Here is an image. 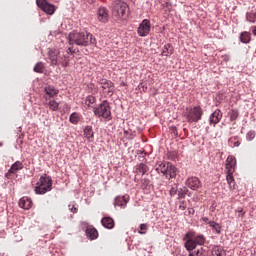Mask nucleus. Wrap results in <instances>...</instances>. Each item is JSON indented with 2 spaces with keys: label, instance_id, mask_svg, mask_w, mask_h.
Here are the masks:
<instances>
[{
  "label": "nucleus",
  "instance_id": "nucleus-1",
  "mask_svg": "<svg viewBox=\"0 0 256 256\" xmlns=\"http://www.w3.org/2000/svg\"><path fill=\"white\" fill-rule=\"evenodd\" d=\"M69 45H77L78 47H89V45H97V39L93 38V34L89 32L73 31L68 36Z\"/></svg>",
  "mask_w": 256,
  "mask_h": 256
},
{
  "label": "nucleus",
  "instance_id": "nucleus-2",
  "mask_svg": "<svg viewBox=\"0 0 256 256\" xmlns=\"http://www.w3.org/2000/svg\"><path fill=\"white\" fill-rule=\"evenodd\" d=\"M183 117H185L187 123H199L203 117V108L201 106L186 108Z\"/></svg>",
  "mask_w": 256,
  "mask_h": 256
},
{
  "label": "nucleus",
  "instance_id": "nucleus-3",
  "mask_svg": "<svg viewBox=\"0 0 256 256\" xmlns=\"http://www.w3.org/2000/svg\"><path fill=\"white\" fill-rule=\"evenodd\" d=\"M157 173H162L166 179H175L177 177V168L171 162H160L156 167Z\"/></svg>",
  "mask_w": 256,
  "mask_h": 256
},
{
  "label": "nucleus",
  "instance_id": "nucleus-4",
  "mask_svg": "<svg viewBox=\"0 0 256 256\" xmlns=\"http://www.w3.org/2000/svg\"><path fill=\"white\" fill-rule=\"evenodd\" d=\"M51 189H53V180L51 177L41 176L39 181L36 183L34 191L36 195H45V193H48Z\"/></svg>",
  "mask_w": 256,
  "mask_h": 256
},
{
  "label": "nucleus",
  "instance_id": "nucleus-5",
  "mask_svg": "<svg viewBox=\"0 0 256 256\" xmlns=\"http://www.w3.org/2000/svg\"><path fill=\"white\" fill-rule=\"evenodd\" d=\"M94 115L99 119H104V121H111V106H109V102L104 100L98 107L94 108Z\"/></svg>",
  "mask_w": 256,
  "mask_h": 256
},
{
  "label": "nucleus",
  "instance_id": "nucleus-6",
  "mask_svg": "<svg viewBox=\"0 0 256 256\" xmlns=\"http://www.w3.org/2000/svg\"><path fill=\"white\" fill-rule=\"evenodd\" d=\"M113 6V15L118 19H123L125 15H127V9H129V5L125 3L123 0H115L112 3Z\"/></svg>",
  "mask_w": 256,
  "mask_h": 256
},
{
  "label": "nucleus",
  "instance_id": "nucleus-7",
  "mask_svg": "<svg viewBox=\"0 0 256 256\" xmlns=\"http://www.w3.org/2000/svg\"><path fill=\"white\" fill-rule=\"evenodd\" d=\"M36 5L47 15H53L55 13V6L47 3V0H36Z\"/></svg>",
  "mask_w": 256,
  "mask_h": 256
},
{
  "label": "nucleus",
  "instance_id": "nucleus-8",
  "mask_svg": "<svg viewBox=\"0 0 256 256\" xmlns=\"http://www.w3.org/2000/svg\"><path fill=\"white\" fill-rule=\"evenodd\" d=\"M149 31H151V22L144 19L138 27V35L139 37H147V35H149Z\"/></svg>",
  "mask_w": 256,
  "mask_h": 256
},
{
  "label": "nucleus",
  "instance_id": "nucleus-9",
  "mask_svg": "<svg viewBox=\"0 0 256 256\" xmlns=\"http://www.w3.org/2000/svg\"><path fill=\"white\" fill-rule=\"evenodd\" d=\"M99 83L104 93H107V95L110 96L113 95V92L115 91V84H113L111 80L102 79Z\"/></svg>",
  "mask_w": 256,
  "mask_h": 256
},
{
  "label": "nucleus",
  "instance_id": "nucleus-10",
  "mask_svg": "<svg viewBox=\"0 0 256 256\" xmlns=\"http://www.w3.org/2000/svg\"><path fill=\"white\" fill-rule=\"evenodd\" d=\"M223 119V113H221V110L216 109L209 117V123L210 125H213L214 127Z\"/></svg>",
  "mask_w": 256,
  "mask_h": 256
},
{
  "label": "nucleus",
  "instance_id": "nucleus-11",
  "mask_svg": "<svg viewBox=\"0 0 256 256\" xmlns=\"http://www.w3.org/2000/svg\"><path fill=\"white\" fill-rule=\"evenodd\" d=\"M186 185L192 191H197L201 187V181L197 177H190L187 179Z\"/></svg>",
  "mask_w": 256,
  "mask_h": 256
},
{
  "label": "nucleus",
  "instance_id": "nucleus-12",
  "mask_svg": "<svg viewBox=\"0 0 256 256\" xmlns=\"http://www.w3.org/2000/svg\"><path fill=\"white\" fill-rule=\"evenodd\" d=\"M98 20L101 21V23H107L109 21V11H107V8L100 7L98 9Z\"/></svg>",
  "mask_w": 256,
  "mask_h": 256
},
{
  "label": "nucleus",
  "instance_id": "nucleus-13",
  "mask_svg": "<svg viewBox=\"0 0 256 256\" xmlns=\"http://www.w3.org/2000/svg\"><path fill=\"white\" fill-rule=\"evenodd\" d=\"M127 203H129V198L125 196H117L114 199V207H121L122 209H125V207H127Z\"/></svg>",
  "mask_w": 256,
  "mask_h": 256
},
{
  "label": "nucleus",
  "instance_id": "nucleus-14",
  "mask_svg": "<svg viewBox=\"0 0 256 256\" xmlns=\"http://www.w3.org/2000/svg\"><path fill=\"white\" fill-rule=\"evenodd\" d=\"M21 169H23V163L21 161H16L14 164H12L5 177L9 178V175L15 174L18 171H21Z\"/></svg>",
  "mask_w": 256,
  "mask_h": 256
},
{
  "label": "nucleus",
  "instance_id": "nucleus-15",
  "mask_svg": "<svg viewBox=\"0 0 256 256\" xmlns=\"http://www.w3.org/2000/svg\"><path fill=\"white\" fill-rule=\"evenodd\" d=\"M19 207H21V209H31V207H33V201H31V198L24 196L19 200Z\"/></svg>",
  "mask_w": 256,
  "mask_h": 256
},
{
  "label": "nucleus",
  "instance_id": "nucleus-16",
  "mask_svg": "<svg viewBox=\"0 0 256 256\" xmlns=\"http://www.w3.org/2000/svg\"><path fill=\"white\" fill-rule=\"evenodd\" d=\"M186 243H185V247L187 249V251H193V249H195L197 247V244L195 242V239L193 237H191V234L187 233L186 234Z\"/></svg>",
  "mask_w": 256,
  "mask_h": 256
},
{
  "label": "nucleus",
  "instance_id": "nucleus-17",
  "mask_svg": "<svg viewBox=\"0 0 256 256\" xmlns=\"http://www.w3.org/2000/svg\"><path fill=\"white\" fill-rule=\"evenodd\" d=\"M86 237H88L90 241H94V239H97V237H99V232L93 227H88L86 229Z\"/></svg>",
  "mask_w": 256,
  "mask_h": 256
},
{
  "label": "nucleus",
  "instance_id": "nucleus-18",
  "mask_svg": "<svg viewBox=\"0 0 256 256\" xmlns=\"http://www.w3.org/2000/svg\"><path fill=\"white\" fill-rule=\"evenodd\" d=\"M101 223L105 229H113V227H115V220H113L111 217L102 218Z\"/></svg>",
  "mask_w": 256,
  "mask_h": 256
},
{
  "label": "nucleus",
  "instance_id": "nucleus-19",
  "mask_svg": "<svg viewBox=\"0 0 256 256\" xmlns=\"http://www.w3.org/2000/svg\"><path fill=\"white\" fill-rule=\"evenodd\" d=\"M173 51L174 49L171 44H165L162 49L161 55L162 57H171V54L173 53Z\"/></svg>",
  "mask_w": 256,
  "mask_h": 256
},
{
  "label": "nucleus",
  "instance_id": "nucleus-20",
  "mask_svg": "<svg viewBox=\"0 0 256 256\" xmlns=\"http://www.w3.org/2000/svg\"><path fill=\"white\" fill-rule=\"evenodd\" d=\"M212 255L213 256H227V253L225 252V249L221 246H214L212 249Z\"/></svg>",
  "mask_w": 256,
  "mask_h": 256
},
{
  "label": "nucleus",
  "instance_id": "nucleus-21",
  "mask_svg": "<svg viewBox=\"0 0 256 256\" xmlns=\"http://www.w3.org/2000/svg\"><path fill=\"white\" fill-rule=\"evenodd\" d=\"M84 137L86 139H88V141H91V139H93L94 133H93V127L92 126H86L84 128Z\"/></svg>",
  "mask_w": 256,
  "mask_h": 256
},
{
  "label": "nucleus",
  "instance_id": "nucleus-22",
  "mask_svg": "<svg viewBox=\"0 0 256 256\" xmlns=\"http://www.w3.org/2000/svg\"><path fill=\"white\" fill-rule=\"evenodd\" d=\"M45 93L49 95V97H55V95L59 93V90H57L55 86L49 85L45 88Z\"/></svg>",
  "mask_w": 256,
  "mask_h": 256
},
{
  "label": "nucleus",
  "instance_id": "nucleus-23",
  "mask_svg": "<svg viewBox=\"0 0 256 256\" xmlns=\"http://www.w3.org/2000/svg\"><path fill=\"white\" fill-rule=\"evenodd\" d=\"M136 171H138L139 173H142V175H145V173L149 171V167L144 163H140L136 166Z\"/></svg>",
  "mask_w": 256,
  "mask_h": 256
},
{
  "label": "nucleus",
  "instance_id": "nucleus-24",
  "mask_svg": "<svg viewBox=\"0 0 256 256\" xmlns=\"http://www.w3.org/2000/svg\"><path fill=\"white\" fill-rule=\"evenodd\" d=\"M241 43H249L251 41V34L248 32H243L240 35Z\"/></svg>",
  "mask_w": 256,
  "mask_h": 256
},
{
  "label": "nucleus",
  "instance_id": "nucleus-25",
  "mask_svg": "<svg viewBox=\"0 0 256 256\" xmlns=\"http://www.w3.org/2000/svg\"><path fill=\"white\" fill-rule=\"evenodd\" d=\"M34 71L35 73H43V71H45V64H43V62H38L34 66Z\"/></svg>",
  "mask_w": 256,
  "mask_h": 256
},
{
  "label": "nucleus",
  "instance_id": "nucleus-26",
  "mask_svg": "<svg viewBox=\"0 0 256 256\" xmlns=\"http://www.w3.org/2000/svg\"><path fill=\"white\" fill-rule=\"evenodd\" d=\"M50 111H58L59 110V103L55 100H50L49 103Z\"/></svg>",
  "mask_w": 256,
  "mask_h": 256
},
{
  "label": "nucleus",
  "instance_id": "nucleus-27",
  "mask_svg": "<svg viewBox=\"0 0 256 256\" xmlns=\"http://www.w3.org/2000/svg\"><path fill=\"white\" fill-rule=\"evenodd\" d=\"M49 59H50L51 65H57L58 57L55 52L53 51L49 52Z\"/></svg>",
  "mask_w": 256,
  "mask_h": 256
},
{
  "label": "nucleus",
  "instance_id": "nucleus-28",
  "mask_svg": "<svg viewBox=\"0 0 256 256\" xmlns=\"http://www.w3.org/2000/svg\"><path fill=\"white\" fill-rule=\"evenodd\" d=\"M194 238V241L196 243V245H205V236L203 235H198V236H195V237H192Z\"/></svg>",
  "mask_w": 256,
  "mask_h": 256
},
{
  "label": "nucleus",
  "instance_id": "nucleus-29",
  "mask_svg": "<svg viewBox=\"0 0 256 256\" xmlns=\"http://www.w3.org/2000/svg\"><path fill=\"white\" fill-rule=\"evenodd\" d=\"M209 225L217 234L221 233V226L217 222L210 221Z\"/></svg>",
  "mask_w": 256,
  "mask_h": 256
},
{
  "label": "nucleus",
  "instance_id": "nucleus-30",
  "mask_svg": "<svg viewBox=\"0 0 256 256\" xmlns=\"http://www.w3.org/2000/svg\"><path fill=\"white\" fill-rule=\"evenodd\" d=\"M70 123L73 125H77L79 123V115L77 113H72L69 118Z\"/></svg>",
  "mask_w": 256,
  "mask_h": 256
},
{
  "label": "nucleus",
  "instance_id": "nucleus-31",
  "mask_svg": "<svg viewBox=\"0 0 256 256\" xmlns=\"http://www.w3.org/2000/svg\"><path fill=\"white\" fill-rule=\"evenodd\" d=\"M246 20H247L249 23H255V21H256V15H255V13H252V12L246 13Z\"/></svg>",
  "mask_w": 256,
  "mask_h": 256
},
{
  "label": "nucleus",
  "instance_id": "nucleus-32",
  "mask_svg": "<svg viewBox=\"0 0 256 256\" xmlns=\"http://www.w3.org/2000/svg\"><path fill=\"white\" fill-rule=\"evenodd\" d=\"M230 115V121H237V117H239V111L232 110L229 112Z\"/></svg>",
  "mask_w": 256,
  "mask_h": 256
},
{
  "label": "nucleus",
  "instance_id": "nucleus-33",
  "mask_svg": "<svg viewBox=\"0 0 256 256\" xmlns=\"http://www.w3.org/2000/svg\"><path fill=\"white\" fill-rule=\"evenodd\" d=\"M96 99L95 96H88L85 100V105H87L88 107H91V105H93V103H95Z\"/></svg>",
  "mask_w": 256,
  "mask_h": 256
},
{
  "label": "nucleus",
  "instance_id": "nucleus-34",
  "mask_svg": "<svg viewBox=\"0 0 256 256\" xmlns=\"http://www.w3.org/2000/svg\"><path fill=\"white\" fill-rule=\"evenodd\" d=\"M226 181H227V183L228 184H232V183H234V179H233V172L231 171V169L230 170H228V173H227V176H226Z\"/></svg>",
  "mask_w": 256,
  "mask_h": 256
},
{
  "label": "nucleus",
  "instance_id": "nucleus-35",
  "mask_svg": "<svg viewBox=\"0 0 256 256\" xmlns=\"http://www.w3.org/2000/svg\"><path fill=\"white\" fill-rule=\"evenodd\" d=\"M185 195H187V188H180L178 190V199H185Z\"/></svg>",
  "mask_w": 256,
  "mask_h": 256
},
{
  "label": "nucleus",
  "instance_id": "nucleus-36",
  "mask_svg": "<svg viewBox=\"0 0 256 256\" xmlns=\"http://www.w3.org/2000/svg\"><path fill=\"white\" fill-rule=\"evenodd\" d=\"M139 229L140 230L138 231V233L140 235H145V233H147V229H148L147 224H140Z\"/></svg>",
  "mask_w": 256,
  "mask_h": 256
},
{
  "label": "nucleus",
  "instance_id": "nucleus-37",
  "mask_svg": "<svg viewBox=\"0 0 256 256\" xmlns=\"http://www.w3.org/2000/svg\"><path fill=\"white\" fill-rule=\"evenodd\" d=\"M227 161L230 163L226 164V169H229V167H233V165H235V157L228 156Z\"/></svg>",
  "mask_w": 256,
  "mask_h": 256
},
{
  "label": "nucleus",
  "instance_id": "nucleus-38",
  "mask_svg": "<svg viewBox=\"0 0 256 256\" xmlns=\"http://www.w3.org/2000/svg\"><path fill=\"white\" fill-rule=\"evenodd\" d=\"M255 131L250 130L247 134H246V139L247 141H253L254 137H255Z\"/></svg>",
  "mask_w": 256,
  "mask_h": 256
},
{
  "label": "nucleus",
  "instance_id": "nucleus-39",
  "mask_svg": "<svg viewBox=\"0 0 256 256\" xmlns=\"http://www.w3.org/2000/svg\"><path fill=\"white\" fill-rule=\"evenodd\" d=\"M169 131L172 135H174V137H177L178 132H177V127L176 126H170L169 127Z\"/></svg>",
  "mask_w": 256,
  "mask_h": 256
},
{
  "label": "nucleus",
  "instance_id": "nucleus-40",
  "mask_svg": "<svg viewBox=\"0 0 256 256\" xmlns=\"http://www.w3.org/2000/svg\"><path fill=\"white\" fill-rule=\"evenodd\" d=\"M177 184H174V186H172V188L170 189V195L171 197L177 195Z\"/></svg>",
  "mask_w": 256,
  "mask_h": 256
},
{
  "label": "nucleus",
  "instance_id": "nucleus-41",
  "mask_svg": "<svg viewBox=\"0 0 256 256\" xmlns=\"http://www.w3.org/2000/svg\"><path fill=\"white\" fill-rule=\"evenodd\" d=\"M68 207H69L71 213H77L78 209H77V207L75 205H72V206L69 205Z\"/></svg>",
  "mask_w": 256,
  "mask_h": 256
},
{
  "label": "nucleus",
  "instance_id": "nucleus-42",
  "mask_svg": "<svg viewBox=\"0 0 256 256\" xmlns=\"http://www.w3.org/2000/svg\"><path fill=\"white\" fill-rule=\"evenodd\" d=\"M236 213H240V214H239V217H243V215H245V212H243V208H238V209L236 210Z\"/></svg>",
  "mask_w": 256,
  "mask_h": 256
},
{
  "label": "nucleus",
  "instance_id": "nucleus-43",
  "mask_svg": "<svg viewBox=\"0 0 256 256\" xmlns=\"http://www.w3.org/2000/svg\"><path fill=\"white\" fill-rule=\"evenodd\" d=\"M149 183H150V181L147 178L142 180V185H149Z\"/></svg>",
  "mask_w": 256,
  "mask_h": 256
},
{
  "label": "nucleus",
  "instance_id": "nucleus-44",
  "mask_svg": "<svg viewBox=\"0 0 256 256\" xmlns=\"http://www.w3.org/2000/svg\"><path fill=\"white\" fill-rule=\"evenodd\" d=\"M252 33H253V35H255V37H256V26H253V27H252Z\"/></svg>",
  "mask_w": 256,
  "mask_h": 256
},
{
  "label": "nucleus",
  "instance_id": "nucleus-45",
  "mask_svg": "<svg viewBox=\"0 0 256 256\" xmlns=\"http://www.w3.org/2000/svg\"><path fill=\"white\" fill-rule=\"evenodd\" d=\"M138 159H139V161L143 162V161H145V156H139Z\"/></svg>",
  "mask_w": 256,
  "mask_h": 256
},
{
  "label": "nucleus",
  "instance_id": "nucleus-46",
  "mask_svg": "<svg viewBox=\"0 0 256 256\" xmlns=\"http://www.w3.org/2000/svg\"><path fill=\"white\" fill-rule=\"evenodd\" d=\"M239 145H241V143H239V141L234 143V147H239Z\"/></svg>",
  "mask_w": 256,
  "mask_h": 256
},
{
  "label": "nucleus",
  "instance_id": "nucleus-47",
  "mask_svg": "<svg viewBox=\"0 0 256 256\" xmlns=\"http://www.w3.org/2000/svg\"><path fill=\"white\" fill-rule=\"evenodd\" d=\"M203 221H207V217L203 218Z\"/></svg>",
  "mask_w": 256,
  "mask_h": 256
},
{
  "label": "nucleus",
  "instance_id": "nucleus-48",
  "mask_svg": "<svg viewBox=\"0 0 256 256\" xmlns=\"http://www.w3.org/2000/svg\"><path fill=\"white\" fill-rule=\"evenodd\" d=\"M0 147H3V143L0 142Z\"/></svg>",
  "mask_w": 256,
  "mask_h": 256
},
{
  "label": "nucleus",
  "instance_id": "nucleus-49",
  "mask_svg": "<svg viewBox=\"0 0 256 256\" xmlns=\"http://www.w3.org/2000/svg\"><path fill=\"white\" fill-rule=\"evenodd\" d=\"M196 255H198V256H199V250L196 252Z\"/></svg>",
  "mask_w": 256,
  "mask_h": 256
},
{
  "label": "nucleus",
  "instance_id": "nucleus-50",
  "mask_svg": "<svg viewBox=\"0 0 256 256\" xmlns=\"http://www.w3.org/2000/svg\"><path fill=\"white\" fill-rule=\"evenodd\" d=\"M0 256H3V254H0Z\"/></svg>",
  "mask_w": 256,
  "mask_h": 256
}]
</instances>
